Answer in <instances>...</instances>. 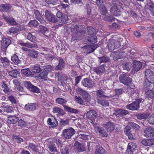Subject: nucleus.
<instances>
[{"mask_svg": "<svg viewBox=\"0 0 154 154\" xmlns=\"http://www.w3.org/2000/svg\"><path fill=\"white\" fill-rule=\"evenodd\" d=\"M146 78L143 83L145 88H149L151 84L154 82V72L150 69H146L145 72Z\"/></svg>", "mask_w": 154, "mask_h": 154, "instance_id": "obj_1", "label": "nucleus"}, {"mask_svg": "<svg viewBox=\"0 0 154 154\" xmlns=\"http://www.w3.org/2000/svg\"><path fill=\"white\" fill-rule=\"evenodd\" d=\"M121 46L120 42L117 40L110 39L107 42L106 47L110 51H113L116 48H119Z\"/></svg>", "mask_w": 154, "mask_h": 154, "instance_id": "obj_2", "label": "nucleus"}, {"mask_svg": "<svg viewBox=\"0 0 154 154\" xmlns=\"http://www.w3.org/2000/svg\"><path fill=\"white\" fill-rule=\"evenodd\" d=\"M141 101L142 100L141 99H137L134 102L127 105L126 108L132 110H137L139 108V104Z\"/></svg>", "mask_w": 154, "mask_h": 154, "instance_id": "obj_3", "label": "nucleus"}, {"mask_svg": "<svg viewBox=\"0 0 154 154\" xmlns=\"http://www.w3.org/2000/svg\"><path fill=\"white\" fill-rule=\"evenodd\" d=\"M75 131L72 128L66 129L64 130L63 132L62 135L66 139H69L75 134Z\"/></svg>", "mask_w": 154, "mask_h": 154, "instance_id": "obj_4", "label": "nucleus"}, {"mask_svg": "<svg viewBox=\"0 0 154 154\" xmlns=\"http://www.w3.org/2000/svg\"><path fill=\"white\" fill-rule=\"evenodd\" d=\"M24 86L28 88L31 91L37 93L40 92V89L37 87L31 84L29 82L25 81L24 82Z\"/></svg>", "mask_w": 154, "mask_h": 154, "instance_id": "obj_5", "label": "nucleus"}, {"mask_svg": "<svg viewBox=\"0 0 154 154\" xmlns=\"http://www.w3.org/2000/svg\"><path fill=\"white\" fill-rule=\"evenodd\" d=\"M119 80L121 83L127 85H129L132 82L131 79L124 74L120 75Z\"/></svg>", "mask_w": 154, "mask_h": 154, "instance_id": "obj_6", "label": "nucleus"}, {"mask_svg": "<svg viewBox=\"0 0 154 154\" xmlns=\"http://www.w3.org/2000/svg\"><path fill=\"white\" fill-rule=\"evenodd\" d=\"M78 92L82 95L85 102L90 103L91 100L90 95L86 91L82 88H79L78 89Z\"/></svg>", "mask_w": 154, "mask_h": 154, "instance_id": "obj_7", "label": "nucleus"}, {"mask_svg": "<svg viewBox=\"0 0 154 154\" xmlns=\"http://www.w3.org/2000/svg\"><path fill=\"white\" fill-rule=\"evenodd\" d=\"M11 43V41L6 38H2V41L1 49L2 51L5 52L7 50L8 47Z\"/></svg>", "mask_w": 154, "mask_h": 154, "instance_id": "obj_8", "label": "nucleus"}, {"mask_svg": "<svg viewBox=\"0 0 154 154\" xmlns=\"http://www.w3.org/2000/svg\"><path fill=\"white\" fill-rule=\"evenodd\" d=\"M137 148V145L135 143H129L126 152V154H133Z\"/></svg>", "mask_w": 154, "mask_h": 154, "instance_id": "obj_9", "label": "nucleus"}, {"mask_svg": "<svg viewBox=\"0 0 154 154\" xmlns=\"http://www.w3.org/2000/svg\"><path fill=\"white\" fill-rule=\"evenodd\" d=\"M97 113L94 110H91L88 111L86 113L87 118L91 120V122L94 123L95 119L97 117Z\"/></svg>", "mask_w": 154, "mask_h": 154, "instance_id": "obj_10", "label": "nucleus"}, {"mask_svg": "<svg viewBox=\"0 0 154 154\" xmlns=\"http://www.w3.org/2000/svg\"><path fill=\"white\" fill-rule=\"evenodd\" d=\"M99 45L97 44L92 45H86L84 46L83 48H85V52L87 54L91 53L93 51L98 47Z\"/></svg>", "mask_w": 154, "mask_h": 154, "instance_id": "obj_11", "label": "nucleus"}, {"mask_svg": "<svg viewBox=\"0 0 154 154\" xmlns=\"http://www.w3.org/2000/svg\"><path fill=\"white\" fill-rule=\"evenodd\" d=\"M142 64L140 61L135 60L132 63V72L135 73L139 71L142 68Z\"/></svg>", "mask_w": 154, "mask_h": 154, "instance_id": "obj_12", "label": "nucleus"}, {"mask_svg": "<svg viewBox=\"0 0 154 154\" xmlns=\"http://www.w3.org/2000/svg\"><path fill=\"white\" fill-rule=\"evenodd\" d=\"M144 133L146 137H152L154 135V129L151 127H148L144 130Z\"/></svg>", "mask_w": 154, "mask_h": 154, "instance_id": "obj_13", "label": "nucleus"}, {"mask_svg": "<svg viewBox=\"0 0 154 154\" xmlns=\"http://www.w3.org/2000/svg\"><path fill=\"white\" fill-rule=\"evenodd\" d=\"M95 129L97 133L99 134L100 136L103 137H107L108 134L104 128L102 127H96Z\"/></svg>", "mask_w": 154, "mask_h": 154, "instance_id": "obj_14", "label": "nucleus"}, {"mask_svg": "<svg viewBox=\"0 0 154 154\" xmlns=\"http://www.w3.org/2000/svg\"><path fill=\"white\" fill-rule=\"evenodd\" d=\"M97 100L101 98H109L110 97L105 95V92L102 89H99L96 91Z\"/></svg>", "mask_w": 154, "mask_h": 154, "instance_id": "obj_15", "label": "nucleus"}, {"mask_svg": "<svg viewBox=\"0 0 154 154\" xmlns=\"http://www.w3.org/2000/svg\"><path fill=\"white\" fill-rule=\"evenodd\" d=\"M74 146L75 147L76 151L78 152H84L86 150V149L84 146L78 141L75 142Z\"/></svg>", "mask_w": 154, "mask_h": 154, "instance_id": "obj_16", "label": "nucleus"}, {"mask_svg": "<svg viewBox=\"0 0 154 154\" xmlns=\"http://www.w3.org/2000/svg\"><path fill=\"white\" fill-rule=\"evenodd\" d=\"M82 84L85 87L91 88L94 86V83L91 79L85 78L82 81Z\"/></svg>", "mask_w": 154, "mask_h": 154, "instance_id": "obj_17", "label": "nucleus"}, {"mask_svg": "<svg viewBox=\"0 0 154 154\" xmlns=\"http://www.w3.org/2000/svg\"><path fill=\"white\" fill-rule=\"evenodd\" d=\"M120 7L112 6L110 9L111 14L116 16H119L121 14V11L119 10Z\"/></svg>", "mask_w": 154, "mask_h": 154, "instance_id": "obj_18", "label": "nucleus"}, {"mask_svg": "<svg viewBox=\"0 0 154 154\" xmlns=\"http://www.w3.org/2000/svg\"><path fill=\"white\" fill-rule=\"evenodd\" d=\"M33 12L35 18L40 22V23L43 24L45 23V20L42 16L40 13L37 10H34Z\"/></svg>", "mask_w": 154, "mask_h": 154, "instance_id": "obj_19", "label": "nucleus"}, {"mask_svg": "<svg viewBox=\"0 0 154 154\" xmlns=\"http://www.w3.org/2000/svg\"><path fill=\"white\" fill-rule=\"evenodd\" d=\"M57 17L61 19V22L65 23L67 20V16L60 11H58L56 14Z\"/></svg>", "mask_w": 154, "mask_h": 154, "instance_id": "obj_20", "label": "nucleus"}, {"mask_svg": "<svg viewBox=\"0 0 154 154\" xmlns=\"http://www.w3.org/2000/svg\"><path fill=\"white\" fill-rule=\"evenodd\" d=\"M83 26L81 25H72L71 27V30L72 32H79L82 33L83 31Z\"/></svg>", "mask_w": 154, "mask_h": 154, "instance_id": "obj_21", "label": "nucleus"}, {"mask_svg": "<svg viewBox=\"0 0 154 154\" xmlns=\"http://www.w3.org/2000/svg\"><path fill=\"white\" fill-rule=\"evenodd\" d=\"M53 112L55 113H57L58 116H63L65 114L63 109L57 106L53 108Z\"/></svg>", "mask_w": 154, "mask_h": 154, "instance_id": "obj_22", "label": "nucleus"}, {"mask_svg": "<svg viewBox=\"0 0 154 154\" xmlns=\"http://www.w3.org/2000/svg\"><path fill=\"white\" fill-rule=\"evenodd\" d=\"M47 123L52 128L55 127L58 125V122L55 118H48Z\"/></svg>", "mask_w": 154, "mask_h": 154, "instance_id": "obj_23", "label": "nucleus"}, {"mask_svg": "<svg viewBox=\"0 0 154 154\" xmlns=\"http://www.w3.org/2000/svg\"><path fill=\"white\" fill-rule=\"evenodd\" d=\"M72 32V40H80L81 39L82 35L81 33L76 32Z\"/></svg>", "mask_w": 154, "mask_h": 154, "instance_id": "obj_24", "label": "nucleus"}, {"mask_svg": "<svg viewBox=\"0 0 154 154\" xmlns=\"http://www.w3.org/2000/svg\"><path fill=\"white\" fill-rule=\"evenodd\" d=\"M48 146L50 151L54 152H57L56 145L53 142L50 141L48 144Z\"/></svg>", "mask_w": 154, "mask_h": 154, "instance_id": "obj_25", "label": "nucleus"}, {"mask_svg": "<svg viewBox=\"0 0 154 154\" xmlns=\"http://www.w3.org/2000/svg\"><path fill=\"white\" fill-rule=\"evenodd\" d=\"M147 7L151 12V14L154 16V4L151 0L147 1Z\"/></svg>", "mask_w": 154, "mask_h": 154, "instance_id": "obj_26", "label": "nucleus"}, {"mask_svg": "<svg viewBox=\"0 0 154 154\" xmlns=\"http://www.w3.org/2000/svg\"><path fill=\"white\" fill-rule=\"evenodd\" d=\"M36 104L35 103H31L26 104L25 108L27 110H34L36 109Z\"/></svg>", "mask_w": 154, "mask_h": 154, "instance_id": "obj_27", "label": "nucleus"}, {"mask_svg": "<svg viewBox=\"0 0 154 154\" xmlns=\"http://www.w3.org/2000/svg\"><path fill=\"white\" fill-rule=\"evenodd\" d=\"M94 152L96 154H103L105 153V150L102 147L96 144Z\"/></svg>", "mask_w": 154, "mask_h": 154, "instance_id": "obj_28", "label": "nucleus"}, {"mask_svg": "<svg viewBox=\"0 0 154 154\" xmlns=\"http://www.w3.org/2000/svg\"><path fill=\"white\" fill-rule=\"evenodd\" d=\"M19 119L15 115L9 116L8 118V122L11 124H15L18 121Z\"/></svg>", "mask_w": 154, "mask_h": 154, "instance_id": "obj_29", "label": "nucleus"}, {"mask_svg": "<svg viewBox=\"0 0 154 154\" xmlns=\"http://www.w3.org/2000/svg\"><path fill=\"white\" fill-rule=\"evenodd\" d=\"M71 144L66 145L60 149L62 154H69V150L71 148Z\"/></svg>", "mask_w": 154, "mask_h": 154, "instance_id": "obj_30", "label": "nucleus"}, {"mask_svg": "<svg viewBox=\"0 0 154 154\" xmlns=\"http://www.w3.org/2000/svg\"><path fill=\"white\" fill-rule=\"evenodd\" d=\"M149 114L148 113H138L136 115L137 119H145L149 116Z\"/></svg>", "mask_w": 154, "mask_h": 154, "instance_id": "obj_31", "label": "nucleus"}, {"mask_svg": "<svg viewBox=\"0 0 154 154\" xmlns=\"http://www.w3.org/2000/svg\"><path fill=\"white\" fill-rule=\"evenodd\" d=\"M65 66V63L64 60L62 59L59 60L58 64L55 67V69L57 70H62Z\"/></svg>", "mask_w": 154, "mask_h": 154, "instance_id": "obj_32", "label": "nucleus"}, {"mask_svg": "<svg viewBox=\"0 0 154 154\" xmlns=\"http://www.w3.org/2000/svg\"><path fill=\"white\" fill-rule=\"evenodd\" d=\"M123 2L121 0H112V3L113 6L119 7L120 8L123 9Z\"/></svg>", "mask_w": 154, "mask_h": 154, "instance_id": "obj_33", "label": "nucleus"}, {"mask_svg": "<svg viewBox=\"0 0 154 154\" xmlns=\"http://www.w3.org/2000/svg\"><path fill=\"white\" fill-rule=\"evenodd\" d=\"M11 6L9 4H2L0 5V10L8 11L11 10Z\"/></svg>", "mask_w": 154, "mask_h": 154, "instance_id": "obj_34", "label": "nucleus"}, {"mask_svg": "<svg viewBox=\"0 0 154 154\" xmlns=\"http://www.w3.org/2000/svg\"><path fill=\"white\" fill-rule=\"evenodd\" d=\"M19 44L22 46L31 48H36L38 47V45L35 44H31L28 43H20Z\"/></svg>", "mask_w": 154, "mask_h": 154, "instance_id": "obj_35", "label": "nucleus"}, {"mask_svg": "<svg viewBox=\"0 0 154 154\" xmlns=\"http://www.w3.org/2000/svg\"><path fill=\"white\" fill-rule=\"evenodd\" d=\"M104 66L102 65L99 67L95 68L94 69V71L96 73L99 74L103 73L105 71Z\"/></svg>", "mask_w": 154, "mask_h": 154, "instance_id": "obj_36", "label": "nucleus"}, {"mask_svg": "<svg viewBox=\"0 0 154 154\" xmlns=\"http://www.w3.org/2000/svg\"><path fill=\"white\" fill-rule=\"evenodd\" d=\"M98 103L102 106H107L109 105V103L108 101L104 98H101L97 100Z\"/></svg>", "mask_w": 154, "mask_h": 154, "instance_id": "obj_37", "label": "nucleus"}, {"mask_svg": "<svg viewBox=\"0 0 154 154\" xmlns=\"http://www.w3.org/2000/svg\"><path fill=\"white\" fill-rule=\"evenodd\" d=\"M38 52L33 50H29L27 52L28 56L32 57L37 58L38 55Z\"/></svg>", "mask_w": 154, "mask_h": 154, "instance_id": "obj_38", "label": "nucleus"}, {"mask_svg": "<svg viewBox=\"0 0 154 154\" xmlns=\"http://www.w3.org/2000/svg\"><path fill=\"white\" fill-rule=\"evenodd\" d=\"M122 53L119 50H118L116 51H114L113 54L114 60H116L118 59L121 58L122 57Z\"/></svg>", "mask_w": 154, "mask_h": 154, "instance_id": "obj_39", "label": "nucleus"}, {"mask_svg": "<svg viewBox=\"0 0 154 154\" xmlns=\"http://www.w3.org/2000/svg\"><path fill=\"white\" fill-rule=\"evenodd\" d=\"M6 22L11 26H16L18 25V23L14 19L11 17H8Z\"/></svg>", "mask_w": 154, "mask_h": 154, "instance_id": "obj_40", "label": "nucleus"}, {"mask_svg": "<svg viewBox=\"0 0 154 154\" xmlns=\"http://www.w3.org/2000/svg\"><path fill=\"white\" fill-rule=\"evenodd\" d=\"M87 41L88 42L91 44L96 43L97 42V37L95 35L91 36L88 38Z\"/></svg>", "mask_w": 154, "mask_h": 154, "instance_id": "obj_41", "label": "nucleus"}, {"mask_svg": "<svg viewBox=\"0 0 154 154\" xmlns=\"http://www.w3.org/2000/svg\"><path fill=\"white\" fill-rule=\"evenodd\" d=\"M105 127L107 130L109 131H112L114 129V125L113 123L110 122H107L106 125Z\"/></svg>", "mask_w": 154, "mask_h": 154, "instance_id": "obj_42", "label": "nucleus"}, {"mask_svg": "<svg viewBox=\"0 0 154 154\" xmlns=\"http://www.w3.org/2000/svg\"><path fill=\"white\" fill-rule=\"evenodd\" d=\"M103 15V19L105 21L112 22L114 21L115 19L114 17L109 15L108 14L105 15Z\"/></svg>", "mask_w": 154, "mask_h": 154, "instance_id": "obj_43", "label": "nucleus"}, {"mask_svg": "<svg viewBox=\"0 0 154 154\" xmlns=\"http://www.w3.org/2000/svg\"><path fill=\"white\" fill-rule=\"evenodd\" d=\"M99 11L102 15H105L108 14L107 9L105 5L99 8Z\"/></svg>", "mask_w": 154, "mask_h": 154, "instance_id": "obj_44", "label": "nucleus"}, {"mask_svg": "<svg viewBox=\"0 0 154 154\" xmlns=\"http://www.w3.org/2000/svg\"><path fill=\"white\" fill-rule=\"evenodd\" d=\"M55 101L56 103L61 105H64L66 102L67 101L66 99L61 97H58L56 99Z\"/></svg>", "mask_w": 154, "mask_h": 154, "instance_id": "obj_45", "label": "nucleus"}, {"mask_svg": "<svg viewBox=\"0 0 154 154\" xmlns=\"http://www.w3.org/2000/svg\"><path fill=\"white\" fill-rule=\"evenodd\" d=\"M21 71L22 73L26 76L31 75L32 74V72L29 68L23 69L21 70Z\"/></svg>", "mask_w": 154, "mask_h": 154, "instance_id": "obj_46", "label": "nucleus"}, {"mask_svg": "<svg viewBox=\"0 0 154 154\" xmlns=\"http://www.w3.org/2000/svg\"><path fill=\"white\" fill-rule=\"evenodd\" d=\"M31 70L34 73H38L41 71V69L39 65H37L32 66Z\"/></svg>", "mask_w": 154, "mask_h": 154, "instance_id": "obj_47", "label": "nucleus"}, {"mask_svg": "<svg viewBox=\"0 0 154 154\" xmlns=\"http://www.w3.org/2000/svg\"><path fill=\"white\" fill-rule=\"evenodd\" d=\"M57 76L58 77V79L61 82H64L66 80V77L65 75H62L60 74V73L58 72L56 74Z\"/></svg>", "mask_w": 154, "mask_h": 154, "instance_id": "obj_48", "label": "nucleus"}, {"mask_svg": "<svg viewBox=\"0 0 154 154\" xmlns=\"http://www.w3.org/2000/svg\"><path fill=\"white\" fill-rule=\"evenodd\" d=\"M11 60L16 64L20 63L21 62V61L19 59L18 56L16 54H14L11 57Z\"/></svg>", "mask_w": 154, "mask_h": 154, "instance_id": "obj_49", "label": "nucleus"}, {"mask_svg": "<svg viewBox=\"0 0 154 154\" xmlns=\"http://www.w3.org/2000/svg\"><path fill=\"white\" fill-rule=\"evenodd\" d=\"M128 12L127 11H124L122 13V16L121 17V21L125 22H126L128 15Z\"/></svg>", "mask_w": 154, "mask_h": 154, "instance_id": "obj_50", "label": "nucleus"}, {"mask_svg": "<svg viewBox=\"0 0 154 154\" xmlns=\"http://www.w3.org/2000/svg\"><path fill=\"white\" fill-rule=\"evenodd\" d=\"M118 115L120 116H125L128 113V111L122 109H118Z\"/></svg>", "mask_w": 154, "mask_h": 154, "instance_id": "obj_51", "label": "nucleus"}, {"mask_svg": "<svg viewBox=\"0 0 154 154\" xmlns=\"http://www.w3.org/2000/svg\"><path fill=\"white\" fill-rule=\"evenodd\" d=\"M87 29V33L88 35H91L96 33L95 29L91 27H88Z\"/></svg>", "mask_w": 154, "mask_h": 154, "instance_id": "obj_52", "label": "nucleus"}, {"mask_svg": "<svg viewBox=\"0 0 154 154\" xmlns=\"http://www.w3.org/2000/svg\"><path fill=\"white\" fill-rule=\"evenodd\" d=\"M145 94L146 97L149 98H152L154 96V92L152 90H148L146 92Z\"/></svg>", "mask_w": 154, "mask_h": 154, "instance_id": "obj_53", "label": "nucleus"}, {"mask_svg": "<svg viewBox=\"0 0 154 154\" xmlns=\"http://www.w3.org/2000/svg\"><path fill=\"white\" fill-rule=\"evenodd\" d=\"M98 58L100 59L99 62L100 63L103 62L106 63L110 61V59L107 57L103 56Z\"/></svg>", "mask_w": 154, "mask_h": 154, "instance_id": "obj_54", "label": "nucleus"}, {"mask_svg": "<svg viewBox=\"0 0 154 154\" xmlns=\"http://www.w3.org/2000/svg\"><path fill=\"white\" fill-rule=\"evenodd\" d=\"M27 38L28 40H30L31 42H35L36 40V37L34 35H32L30 33L28 34Z\"/></svg>", "mask_w": 154, "mask_h": 154, "instance_id": "obj_55", "label": "nucleus"}, {"mask_svg": "<svg viewBox=\"0 0 154 154\" xmlns=\"http://www.w3.org/2000/svg\"><path fill=\"white\" fill-rule=\"evenodd\" d=\"M96 144L94 143H87V146L88 150L89 152L91 151L95 148Z\"/></svg>", "mask_w": 154, "mask_h": 154, "instance_id": "obj_56", "label": "nucleus"}, {"mask_svg": "<svg viewBox=\"0 0 154 154\" xmlns=\"http://www.w3.org/2000/svg\"><path fill=\"white\" fill-rule=\"evenodd\" d=\"M18 31L19 29L18 28L12 27L7 31V32L8 34H10V33H16Z\"/></svg>", "mask_w": 154, "mask_h": 154, "instance_id": "obj_57", "label": "nucleus"}, {"mask_svg": "<svg viewBox=\"0 0 154 154\" xmlns=\"http://www.w3.org/2000/svg\"><path fill=\"white\" fill-rule=\"evenodd\" d=\"M48 74L44 70L39 74V76L42 79H44L45 80H47Z\"/></svg>", "mask_w": 154, "mask_h": 154, "instance_id": "obj_58", "label": "nucleus"}, {"mask_svg": "<svg viewBox=\"0 0 154 154\" xmlns=\"http://www.w3.org/2000/svg\"><path fill=\"white\" fill-rule=\"evenodd\" d=\"M28 148L35 152H37L38 151V149L37 148V146H36L33 143H30L29 144Z\"/></svg>", "mask_w": 154, "mask_h": 154, "instance_id": "obj_59", "label": "nucleus"}, {"mask_svg": "<svg viewBox=\"0 0 154 154\" xmlns=\"http://www.w3.org/2000/svg\"><path fill=\"white\" fill-rule=\"evenodd\" d=\"M75 100L76 102L78 103L81 105H83L84 101L80 97L75 96Z\"/></svg>", "mask_w": 154, "mask_h": 154, "instance_id": "obj_60", "label": "nucleus"}, {"mask_svg": "<svg viewBox=\"0 0 154 154\" xmlns=\"http://www.w3.org/2000/svg\"><path fill=\"white\" fill-rule=\"evenodd\" d=\"M53 14L50 11L47 10H46L45 12V18L48 20Z\"/></svg>", "mask_w": 154, "mask_h": 154, "instance_id": "obj_61", "label": "nucleus"}, {"mask_svg": "<svg viewBox=\"0 0 154 154\" xmlns=\"http://www.w3.org/2000/svg\"><path fill=\"white\" fill-rule=\"evenodd\" d=\"M18 73V71L16 70H13L10 71L8 74L9 75L14 78H17V75Z\"/></svg>", "mask_w": 154, "mask_h": 154, "instance_id": "obj_62", "label": "nucleus"}, {"mask_svg": "<svg viewBox=\"0 0 154 154\" xmlns=\"http://www.w3.org/2000/svg\"><path fill=\"white\" fill-rule=\"evenodd\" d=\"M39 28L40 32L42 33H45L48 32L47 29L44 26L40 25Z\"/></svg>", "mask_w": 154, "mask_h": 154, "instance_id": "obj_63", "label": "nucleus"}, {"mask_svg": "<svg viewBox=\"0 0 154 154\" xmlns=\"http://www.w3.org/2000/svg\"><path fill=\"white\" fill-rule=\"evenodd\" d=\"M148 121L150 124L154 125V114H152L149 117Z\"/></svg>", "mask_w": 154, "mask_h": 154, "instance_id": "obj_64", "label": "nucleus"}]
</instances>
